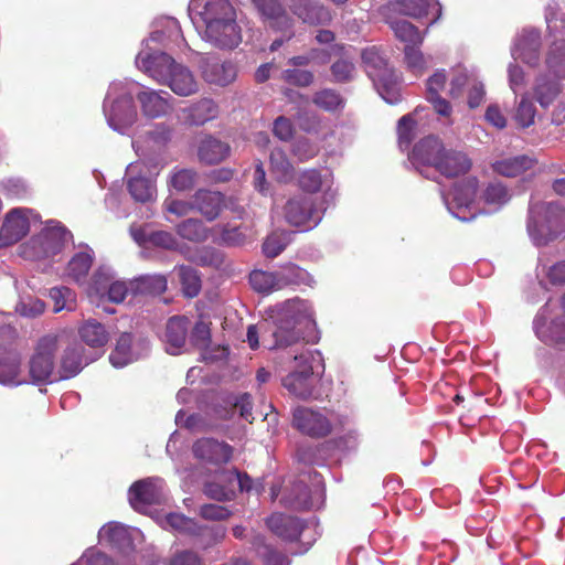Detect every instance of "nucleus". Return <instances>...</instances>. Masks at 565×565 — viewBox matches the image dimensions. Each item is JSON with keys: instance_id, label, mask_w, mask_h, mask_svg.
<instances>
[{"instance_id": "ea45409f", "label": "nucleus", "mask_w": 565, "mask_h": 565, "mask_svg": "<svg viewBox=\"0 0 565 565\" xmlns=\"http://www.w3.org/2000/svg\"><path fill=\"white\" fill-rule=\"evenodd\" d=\"M390 8L401 15L419 19L428 14L429 3L427 0H396Z\"/></svg>"}, {"instance_id": "f704fd0d", "label": "nucleus", "mask_w": 565, "mask_h": 565, "mask_svg": "<svg viewBox=\"0 0 565 565\" xmlns=\"http://www.w3.org/2000/svg\"><path fill=\"white\" fill-rule=\"evenodd\" d=\"M179 236L184 239L201 243L209 238V230L199 218H188L177 225Z\"/></svg>"}, {"instance_id": "20e7f679", "label": "nucleus", "mask_w": 565, "mask_h": 565, "mask_svg": "<svg viewBox=\"0 0 565 565\" xmlns=\"http://www.w3.org/2000/svg\"><path fill=\"white\" fill-rule=\"evenodd\" d=\"M58 338L54 334L42 337L29 360V375L34 384H46L55 369Z\"/></svg>"}, {"instance_id": "c9c22d12", "label": "nucleus", "mask_w": 565, "mask_h": 565, "mask_svg": "<svg viewBox=\"0 0 565 565\" xmlns=\"http://www.w3.org/2000/svg\"><path fill=\"white\" fill-rule=\"evenodd\" d=\"M390 26L395 36L401 42H404L405 45H422L424 35L411 22L405 20H395L390 22Z\"/></svg>"}, {"instance_id": "f03ea898", "label": "nucleus", "mask_w": 565, "mask_h": 565, "mask_svg": "<svg viewBox=\"0 0 565 565\" xmlns=\"http://www.w3.org/2000/svg\"><path fill=\"white\" fill-rule=\"evenodd\" d=\"M136 64L140 71L157 83L169 86L179 96H190L199 90L193 73L164 52H141Z\"/></svg>"}, {"instance_id": "aec40b11", "label": "nucleus", "mask_w": 565, "mask_h": 565, "mask_svg": "<svg viewBox=\"0 0 565 565\" xmlns=\"http://www.w3.org/2000/svg\"><path fill=\"white\" fill-rule=\"evenodd\" d=\"M447 76L444 71L435 72L427 79V100L433 105L435 111L444 117H448L451 114V105L448 100L440 96V92L446 85Z\"/></svg>"}, {"instance_id": "72a5a7b5", "label": "nucleus", "mask_w": 565, "mask_h": 565, "mask_svg": "<svg viewBox=\"0 0 565 565\" xmlns=\"http://www.w3.org/2000/svg\"><path fill=\"white\" fill-rule=\"evenodd\" d=\"M545 63L551 73L559 78H565V40L552 43Z\"/></svg>"}, {"instance_id": "e2e57ef3", "label": "nucleus", "mask_w": 565, "mask_h": 565, "mask_svg": "<svg viewBox=\"0 0 565 565\" xmlns=\"http://www.w3.org/2000/svg\"><path fill=\"white\" fill-rule=\"evenodd\" d=\"M191 343L201 349H207L211 343V330L209 323L200 320L198 321L190 335Z\"/></svg>"}, {"instance_id": "a19ab883", "label": "nucleus", "mask_w": 565, "mask_h": 565, "mask_svg": "<svg viewBox=\"0 0 565 565\" xmlns=\"http://www.w3.org/2000/svg\"><path fill=\"white\" fill-rule=\"evenodd\" d=\"M132 335L122 333L116 343L114 351L109 355V361L115 367H122L132 361L131 354Z\"/></svg>"}, {"instance_id": "4468645a", "label": "nucleus", "mask_w": 565, "mask_h": 565, "mask_svg": "<svg viewBox=\"0 0 565 565\" xmlns=\"http://www.w3.org/2000/svg\"><path fill=\"white\" fill-rule=\"evenodd\" d=\"M205 36L218 47L233 49L237 46L241 42V30L236 23V14L217 21L214 33L210 32L209 24L205 25Z\"/></svg>"}, {"instance_id": "a18cd8bd", "label": "nucleus", "mask_w": 565, "mask_h": 565, "mask_svg": "<svg viewBox=\"0 0 565 565\" xmlns=\"http://www.w3.org/2000/svg\"><path fill=\"white\" fill-rule=\"evenodd\" d=\"M312 102L317 107L330 113L340 110L344 106V99L342 96L331 88H324L317 92L313 95Z\"/></svg>"}, {"instance_id": "3c124183", "label": "nucleus", "mask_w": 565, "mask_h": 565, "mask_svg": "<svg viewBox=\"0 0 565 565\" xmlns=\"http://www.w3.org/2000/svg\"><path fill=\"white\" fill-rule=\"evenodd\" d=\"M289 244L288 235L284 232H274L270 235L266 237V239L263 243V253L268 258H275L280 253L284 252V249Z\"/></svg>"}, {"instance_id": "338daca9", "label": "nucleus", "mask_w": 565, "mask_h": 565, "mask_svg": "<svg viewBox=\"0 0 565 565\" xmlns=\"http://www.w3.org/2000/svg\"><path fill=\"white\" fill-rule=\"evenodd\" d=\"M354 64L345 58H340L331 65V74L338 83H345L352 79Z\"/></svg>"}, {"instance_id": "79ce46f5", "label": "nucleus", "mask_w": 565, "mask_h": 565, "mask_svg": "<svg viewBox=\"0 0 565 565\" xmlns=\"http://www.w3.org/2000/svg\"><path fill=\"white\" fill-rule=\"evenodd\" d=\"M481 199L488 205L502 206L511 199L508 188L501 181L489 182L482 191Z\"/></svg>"}, {"instance_id": "774afa93", "label": "nucleus", "mask_w": 565, "mask_h": 565, "mask_svg": "<svg viewBox=\"0 0 565 565\" xmlns=\"http://www.w3.org/2000/svg\"><path fill=\"white\" fill-rule=\"evenodd\" d=\"M273 134L281 141H289L294 138L295 126L289 118L279 116L274 120Z\"/></svg>"}, {"instance_id": "2f4dec72", "label": "nucleus", "mask_w": 565, "mask_h": 565, "mask_svg": "<svg viewBox=\"0 0 565 565\" xmlns=\"http://www.w3.org/2000/svg\"><path fill=\"white\" fill-rule=\"evenodd\" d=\"M561 213V209L556 203H539L530 210V220L527 227L530 231L537 230L543 231L545 224L539 220V216L544 215L546 221V227L548 231L553 227L552 217L557 216Z\"/></svg>"}, {"instance_id": "1a4fd4ad", "label": "nucleus", "mask_w": 565, "mask_h": 565, "mask_svg": "<svg viewBox=\"0 0 565 565\" xmlns=\"http://www.w3.org/2000/svg\"><path fill=\"white\" fill-rule=\"evenodd\" d=\"M93 359L85 355V349L82 343L72 341L68 343L61 355L58 379L68 380L76 376Z\"/></svg>"}, {"instance_id": "473e14b6", "label": "nucleus", "mask_w": 565, "mask_h": 565, "mask_svg": "<svg viewBox=\"0 0 565 565\" xmlns=\"http://www.w3.org/2000/svg\"><path fill=\"white\" fill-rule=\"evenodd\" d=\"M179 280L182 287V292L188 298L196 297L201 291V277L198 269L188 265H180L175 267Z\"/></svg>"}, {"instance_id": "de8ad7c7", "label": "nucleus", "mask_w": 565, "mask_h": 565, "mask_svg": "<svg viewBox=\"0 0 565 565\" xmlns=\"http://www.w3.org/2000/svg\"><path fill=\"white\" fill-rule=\"evenodd\" d=\"M166 523L173 530L190 535H200L202 533V525L195 520L185 516L182 513H169L166 516Z\"/></svg>"}, {"instance_id": "f3484780", "label": "nucleus", "mask_w": 565, "mask_h": 565, "mask_svg": "<svg viewBox=\"0 0 565 565\" xmlns=\"http://www.w3.org/2000/svg\"><path fill=\"white\" fill-rule=\"evenodd\" d=\"M194 211H198L207 221L218 217L224 206V195L217 191L199 189L194 195Z\"/></svg>"}, {"instance_id": "7ed1b4c3", "label": "nucleus", "mask_w": 565, "mask_h": 565, "mask_svg": "<svg viewBox=\"0 0 565 565\" xmlns=\"http://www.w3.org/2000/svg\"><path fill=\"white\" fill-rule=\"evenodd\" d=\"M326 207L316 199L305 195H297L289 199L284 206L286 222L303 231L316 227L322 220Z\"/></svg>"}, {"instance_id": "39448f33", "label": "nucleus", "mask_w": 565, "mask_h": 565, "mask_svg": "<svg viewBox=\"0 0 565 565\" xmlns=\"http://www.w3.org/2000/svg\"><path fill=\"white\" fill-rule=\"evenodd\" d=\"M299 361V370L290 372L282 380L284 387L300 399L316 398L318 379L313 374L312 365L306 355L295 356Z\"/></svg>"}, {"instance_id": "6ab92c4d", "label": "nucleus", "mask_w": 565, "mask_h": 565, "mask_svg": "<svg viewBox=\"0 0 565 565\" xmlns=\"http://www.w3.org/2000/svg\"><path fill=\"white\" fill-rule=\"evenodd\" d=\"M162 94L169 96L167 92H157L153 89H143L137 94L136 98L145 116L158 118L168 114L171 109V105Z\"/></svg>"}, {"instance_id": "13d9d810", "label": "nucleus", "mask_w": 565, "mask_h": 565, "mask_svg": "<svg viewBox=\"0 0 565 565\" xmlns=\"http://www.w3.org/2000/svg\"><path fill=\"white\" fill-rule=\"evenodd\" d=\"M225 402L228 406H234L235 412L238 409L242 418L249 423L253 422L252 396L248 393L241 394L239 396L228 395L225 397Z\"/></svg>"}, {"instance_id": "680f3d73", "label": "nucleus", "mask_w": 565, "mask_h": 565, "mask_svg": "<svg viewBox=\"0 0 565 565\" xmlns=\"http://www.w3.org/2000/svg\"><path fill=\"white\" fill-rule=\"evenodd\" d=\"M546 343L565 344V319L556 318L551 321L546 332L542 334Z\"/></svg>"}, {"instance_id": "b1692460", "label": "nucleus", "mask_w": 565, "mask_h": 565, "mask_svg": "<svg viewBox=\"0 0 565 565\" xmlns=\"http://www.w3.org/2000/svg\"><path fill=\"white\" fill-rule=\"evenodd\" d=\"M361 57L370 77L380 81L391 77L387 60L380 49L376 46L366 47L362 51Z\"/></svg>"}, {"instance_id": "49530a36", "label": "nucleus", "mask_w": 565, "mask_h": 565, "mask_svg": "<svg viewBox=\"0 0 565 565\" xmlns=\"http://www.w3.org/2000/svg\"><path fill=\"white\" fill-rule=\"evenodd\" d=\"M50 298L54 302V312L63 309L73 311L76 308V295L68 287H53L49 291Z\"/></svg>"}, {"instance_id": "5701e85b", "label": "nucleus", "mask_w": 565, "mask_h": 565, "mask_svg": "<svg viewBox=\"0 0 565 565\" xmlns=\"http://www.w3.org/2000/svg\"><path fill=\"white\" fill-rule=\"evenodd\" d=\"M231 152L228 143L212 136L201 140L198 149V157L205 164H217L225 160Z\"/></svg>"}, {"instance_id": "f257e3e1", "label": "nucleus", "mask_w": 565, "mask_h": 565, "mask_svg": "<svg viewBox=\"0 0 565 565\" xmlns=\"http://www.w3.org/2000/svg\"><path fill=\"white\" fill-rule=\"evenodd\" d=\"M313 323V311L307 300L294 298L277 306L273 320L247 328V342L252 350L259 347V337L269 350L286 348L297 343L302 334L298 327Z\"/></svg>"}, {"instance_id": "bf43d9fd", "label": "nucleus", "mask_w": 565, "mask_h": 565, "mask_svg": "<svg viewBox=\"0 0 565 565\" xmlns=\"http://www.w3.org/2000/svg\"><path fill=\"white\" fill-rule=\"evenodd\" d=\"M291 153L300 162H306L319 153V147L306 138H299L291 148Z\"/></svg>"}, {"instance_id": "dca6fc26", "label": "nucleus", "mask_w": 565, "mask_h": 565, "mask_svg": "<svg viewBox=\"0 0 565 565\" xmlns=\"http://www.w3.org/2000/svg\"><path fill=\"white\" fill-rule=\"evenodd\" d=\"M444 150L445 146L439 138L428 136L414 146L412 160L416 164L435 168Z\"/></svg>"}, {"instance_id": "393cba45", "label": "nucleus", "mask_w": 565, "mask_h": 565, "mask_svg": "<svg viewBox=\"0 0 565 565\" xmlns=\"http://www.w3.org/2000/svg\"><path fill=\"white\" fill-rule=\"evenodd\" d=\"M78 335L86 345L99 349L107 344L109 333L105 326L95 319H88L78 328Z\"/></svg>"}, {"instance_id": "864d4df0", "label": "nucleus", "mask_w": 565, "mask_h": 565, "mask_svg": "<svg viewBox=\"0 0 565 565\" xmlns=\"http://www.w3.org/2000/svg\"><path fill=\"white\" fill-rule=\"evenodd\" d=\"M20 362L15 358L0 356V383H20L18 380Z\"/></svg>"}, {"instance_id": "37998d69", "label": "nucleus", "mask_w": 565, "mask_h": 565, "mask_svg": "<svg viewBox=\"0 0 565 565\" xmlns=\"http://www.w3.org/2000/svg\"><path fill=\"white\" fill-rule=\"evenodd\" d=\"M279 289H284L288 286H299L307 284L309 280V274L303 268L297 265H288L281 270L277 271Z\"/></svg>"}, {"instance_id": "423d86ee", "label": "nucleus", "mask_w": 565, "mask_h": 565, "mask_svg": "<svg viewBox=\"0 0 565 565\" xmlns=\"http://www.w3.org/2000/svg\"><path fill=\"white\" fill-rule=\"evenodd\" d=\"M192 454L202 465L220 468L232 460L234 447L224 440L202 437L192 445Z\"/></svg>"}, {"instance_id": "2eb2a0df", "label": "nucleus", "mask_w": 565, "mask_h": 565, "mask_svg": "<svg viewBox=\"0 0 565 565\" xmlns=\"http://www.w3.org/2000/svg\"><path fill=\"white\" fill-rule=\"evenodd\" d=\"M268 529L285 541H297L305 529L302 521L284 513H274L267 520Z\"/></svg>"}, {"instance_id": "a878e982", "label": "nucleus", "mask_w": 565, "mask_h": 565, "mask_svg": "<svg viewBox=\"0 0 565 565\" xmlns=\"http://www.w3.org/2000/svg\"><path fill=\"white\" fill-rule=\"evenodd\" d=\"M270 171L279 183H289L295 178V168L286 151L281 148H274L269 154Z\"/></svg>"}, {"instance_id": "c85d7f7f", "label": "nucleus", "mask_w": 565, "mask_h": 565, "mask_svg": "<svg viewBox=\"0 0 565 565\" xmlns=\"http://www.w3.org/2000/svg\"><path fill=\"white\" fill-rule=\"evenodd\" d=\"M541 36L537 31L525 32L520 39L516 55L522 62L535 66L540 60Z\"/></svg>"}, {"instance_id": "603ef678", "label": "nucleus", "mask_w": 565, "mask_h": 565, "mask_svg": "<svg viewBox=\"0 0 565 565\" xmlns=\"http://www.w3.org/2000/svg\"><path fill=\"white\" fill-rule=\"evenodd\" d=\"M99 537L111 545L119 546L125 543L128 533L121 524L109 522L99 530Z\"/></svg>"}, {"instance_id": "58836bf2", "label": "nucleus", "mask_w": 565, "mask_h": 565, "mask_svg": "<svg viewBox=\"0 0 565 565\" xmlns=\"http://www.w3.org/2000/svg\"><path fill=\"white\" fill-rule=\"evenodd\" d=\"M249 284L255 291L260 294L280 290L277 271L253 270L249 274Z\"/></svg>"}, {"instance_id": "e433bc0d", "label": "nucleus", "mask_w": 565, "mask_h": 565, "mask_svg": "<svg viewBox=\"0 0 565 565\" xmlns=\"http://www.w3.org/2000/svg\"><path fill=\"white\" fill-rule=\"evenodd\" d=\"M127 189L137 202H149L156 195L154 184L145 177H131L127 181Z\"/></svg>"}, {"instance_id": "8fccbe9b", "label": "nucleus", "mask_w": 565, "mask_h": 565, "mask_svg": "<svg viewBox=\"0 0 565 565\" xmlns=\"http://www.w3.org/2000/svg\"><path fill=\"white\" fill-rule=\"evenodd\" d=\"M322 175L320 170L311 168L300 172L297 178L299 189L307 193H317L322 188Z\"/></svg>"}, {"instance_id": "4be33fe9", "label": "nucleus", "mask_w": 565, "mask_h": 565, "mask_svg": "<svg viewBox=\"0 0 565 565\" xmlns=\"http://www.w3.org/2000/svg\"><path fill=\"white\" fill-rule=\"evenodd\" d=\"M236 14L230 0H206L200 15L205 25L209 24L211 33L217 28V21L232 18Z\"/></svg>"}, {"instance_id": "412c9836", "label": "nucleus", "mask_w": 565, "mask_h": 565, "mask_svg": "<svg viewBox=\"0 0 565 565\" xmlns=\"http://www.w3.org/2000/svg\"><path fill=\"white\" fill-rule=\"evenodd\" d=\"M535 159L527 154H520L511 158L495 160L491 163V169L494 173L505 178H515L525 171L532 169L535 164Z\"/></svg>"}, {"instance_id": "9b49d317", "label": "nucleus", "mask_w": 565, "mask_h": 565, "mask_svg": "<svg viewBox=\"0 0 565 565\" xmlns=\"http://www.w3.org/2000/svg\"><path fill=\"white\" fill-rule=\"evenodd\" d=\"M471 167L472 161L467 153L445 148L435 169L441 175L452 179L466 174L470 171Z\"/></svg>"}, {"instance_id": "6e6d98bb", "label": "nucleus", "mask_w": 565, "mask_h": 565, "mask_svg": "<svg viewBox=\"0 0 565 565\" xmlns=\"http://www.w3.org/2000/svg\"><path fill=\"white\" fill-rule=\"evenodd\" d=\"M196 172L193 169H180L170 177V185L179 192L191 190L196 180Z\"/></svg>"}, {"instance_id": "c03bdc74", "label": "nucleus", "mask_w": 565, "mask_h": 565, "mask_svg": "<svg viewBox=\"0 0 565 565\" xmlns=\"http://www.w3.org/2000/svg\"><path fill=\"white\" fill-rule=\"evenodd\" d=\"M93 257L90 254L79 252L75 254L67 264V275L75 281L84 280L92 267Z\"/></svg>"}, {"instance_id": "052dcab7", "label": "nucleus", "mask_w": 565, "mask_h": 565, "mask_svg": "<svg viewBox=\"0 0 565 565\" xmlns=\"http://www.w3.org/2000/svg\"><path fill=\"white\" fill-rule=\"evenodd\" d=\"M204 494L216 501H230L234 498L235 491L230 486H222L218 482L209 481L203 486Z\"/></svg>"}, {"instance_id": "cd10ccee", "label": "nucleus", "mask_w": 565, "mask_h": 565, "mask_svg": "<svg viewBox=\"0 0 565 565\" xmlns=\"http://www.w3.org/2000/svg\"><path fill=\"white\" fill-rule=\"evenodd\" d=\"M191 321L184 316L171 317L166 326V341L170 348L180 350L186 341Z\"/></svg>"}, {"instance_id": "c756f323", "label": "nucleus", "mask_w": 565, "mask_h": 565, "mask_svg": "<svg viewBox=\"0 0 565 565\" xmlns=\"http://www.w3.org/2000/svg\"><path fill=\"white\" fill-rule=\"evenodd\" d=\"M559 94L561 85L546 77H539L533 87V97L542 108H548Z\"/></svg>"}, {"instance_id": "09e8293b", "label": "nucleus", "mask_w": 565, "mask_h": 565, "mask_svg": "<svg viewBox=\"0 0 565 565\" xmlns=\"http://www.w3.org/2000/svg\"><path fill=\"white\" fill-rule=\"evenodd\" d=\"M420 45H405L404 56L407 68L416 76L422 75L427 68V62L419 50Z\"/></svg>"}, {"instance_id": "f8f14e48", "label": "nucleus", "mask_w": 565, "mask_h": 565, "mask_svg": "<svg viewBox=\"0 0 565 565\" xmlns=\"http://www.w3.org/2000/svg\"><path fill=\"white\" fill-rule=\"evenodd\" d=\"M265 23L273 30H289L294 26L292 18L279 0H253Z\"/></svg>"}, {"instance_id": "4d7b16f0", "label": "nucleus", "mask_w": 565, "mask_h": 565, "mask_svg": "<svg viewBox=\"0 0 565 565\" xmlns=\"http://www.w3.org/2000/svg\"><path fill=\"white\" fill-rule=\"evenodd\" d=\"M535 115L534 104L526 96H523L514 115L516 124L522 128H527L534 124Z\"/></svg>"}, {"instance_id": "7c9ffc66", "label": "nucleus", "mask_w": 565, "mask_h": 565, "mask_svg": "<svg viewBox=\"0 0 565 565\" xmlns=\"http://www.w3.org/2000/svg\"><path fill=\"white\" fill-rule=\"evenodd\" d=\"M186 121L191 125L201 126L217 116L216 104L209 98H203L186 109Z\"/></svg>"}, {"instance_id": "6e6552de", "label": "nucleus", "mask_w": 565, "mask_h": 565, "mask_svg": "<svg viewBox=\"0 0 565 565\" xmlns=\"http://www.w3.org/2000/svg\"><path fill=\"white\" fill-rule=\"evenodd\" d=\"M129 502L136 511L164 501V482L160 478H146L134 482L128 491Z\"/></svg>"}, {"instance_id": "5fc2aeb1", "label": "nucleus", "mask_w": 565, "mask_h": 565, "mask_svg": "<svg viewBox=\"0 0 565 565\" xmlns=\"http://www.w3.org/2000/svg\"><path fill=\"white\" fill-rule=\"evenodd\" d=\"M247 242L245 228L226 224L222 226L220 243L226 246H242Z\"/></svg>"}, {"instance_id": "0e129e2a", "label": "nucleus", "mask_w": 565, "mask_h": 565, "mask_svg": "<svg viewBox=\"0 0 565 565\" xmlns=\"http://www.w3.org/2000/svg\"><path fill=\"white\" fill-rule=\"evenodd\" d=\"M281 78L290 85L307 87L313 82V74L307 70L288 68L282 72Z\"/></svg>"}, {"instance_id": "4c0bfd02", "label": "nucleus", "mask_w": 565, "mask_h": 565, "mask_svg": "<svg viewBox=\"0 0 565 565\" xmlns=\"http://www.w3.org/2000/svg\"><path fill=\"white\" fill-rule=\"evenodd\" d=\"M256 553L262 557L265 565H288L287 556L265 542L264 536L256 535L253 540Z\"/></svg>"}, {"instance_id": "a211bd4d", "label": "nucleus", "mask_w": 565, "mask_h": 565, "mask_svg": "<svg viewBox=\"0 0 565 565\" xmlns=\"http://www.w3.org/2000/svg\"><path fill=\"white\" fill-rule=\"evenodd\" d=\"M137 119V110L131 96L116 99L108 114L109 125L118 131L131 126Z\"/></svg>"}, {"instance_id": "0eeeda50", "label": "nucleus", "mask_w": 565, "mask_h": 565, "mask_svg": "<svg viewBox=\"0 0 565 565\" xmlns=\"http://www.w3.org/2000/svg\"><path fill=\"white\" fill-rule=\"evenodd\" d=\"M292 426L302 435L316 439L324 438L332 431V423L323 413L302 406L294 409Z\"/></svg>"}, {"instance_id": "bb28decb", "label": "nucleus", "mask_w": 565, "mask_h": 565, "mask_svg": "<svg viewBox=\"0 0 565 565\" xmlns=\"http://www.w3.org/2000/svg\"><path fill=\"white\" fill-rule=\"evenodd\" d=\"M168 280L164 275H143L130 281V291L135 295H161L167 290Z\"/></svg>"}, {"instance_id": "9d476101", "label": "nucleus", "mask_w": 565, "mask_h": 565, "mask_svg": "<svg viewBox=\"0 0 565 565\" xmlns=\"http://www.w3.org/2000/svg\"><path fill=\"white\" fill-rule=\"evenodd\" d=\"M30 230L29 218L23 210H11L0 228V247H7L22 239Z\"/></svg>"}, {"instance_id": "ddd939ff", "label": "nucleus", "mask_w": 565, "mask_h": 565, "mask_svg": "<svg viewBox=\"0 0 565 565\" xmlns=\"http://www.w3.org/2000/svg\"><path fill=\"white\" fill-rule=\"evenodd\" d=\"M290 9L305 23L319 25L329 23L330 11L319 0H290Z\"/></svg>"}, {"instance_id": "69168bd1", "label": "nucleus", "mask_w": 565, "mask_h": 565, "mask_svg": "<svg viewBox=\"0 0 565 565\" xmlns=\"http://www.w3.org/2000/svg\"><path fill=\"white\" fill-rule=\"evenodd\" d=\"M199 514L204 520L224 521L232 515V512L226 507L207 503L200 507Z\"/></svg>"}]
</instances>
